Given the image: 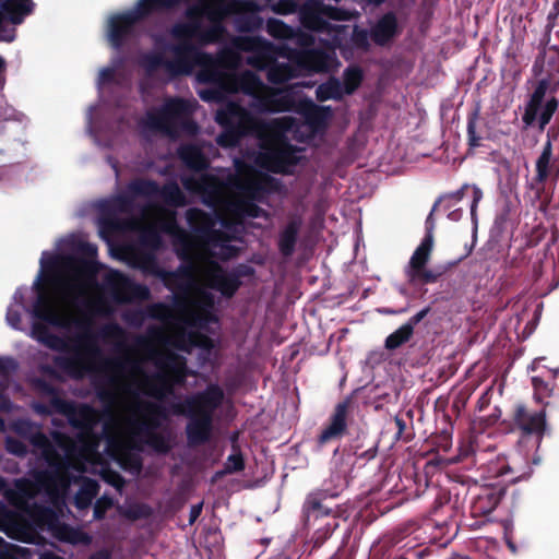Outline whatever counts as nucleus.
Returning <instances> with one entry per match:
<instances>
[{
  "mask_svg": "<svg viewBox=\"0 0 559 559\" xmlns=\"http://www.w3.org/2000/svg\"><path fill=\"white\" fill-rule=\"evenodd\" d=\"M104 270L100 289L117 305L145 301L151 297L150 288L133 282L124 273L97 261V247L75 235L56 241L55 250H45L39 259L38 272L29 288L19 287L7 310V323L14 330L24 331L22 311L32 319L28 335L46 347L66 354L69 341L48 330V325L71 331L76 330L75 345L71 355H57V369L73 379H82L95 370L86 361L80 347L91 357H99L100 347L92 337L93 319L108 317L111 309L100 299L90 297L98 273Z\"/></svg>",
  "mask_w": 559,
  "mask_h": 559,
  "instance_id": "f257e3e1",
  "label": "nucleus"
},
{
  "mask_svg": "<svg viewBox=\"0 0 559 559\" xmlns=\"http://www.w3.org/2000/svg\"><path fill=\"white\" fill-rule=\"evenodd\" d=\"M150 307L151 305L144 311H128L122 318L129 325L139 328L145 317L154 319L150 314ZM155 320L160 321L163 326H150L147 334L160 345L159 347L148 343L145 336L136 337L139 345H146L145 359L156 368L152 374L143 372L142 361L129 354L106 358L97 368L93 361L96 357L88 356L83 345L79 350L86 361L94 365L95 371L105 372L106 384L115 386L130 399L128 413L156 417L160 421L166 419L168 414L185 416L188 419L186 435L189 445H202L212 438L216 412L225 399L223 389L211 383L202 391L186 395L182 401L173 402L168 407H163L162 403L173 396L175 386L185 384L190 374L186 357L171 348L190 354L194 347H209L210 340L203 337L204 330L199 326L179 328L173 320Z\"/></svg>",
  "mask_w": 559,
  "mask_h": 559,
  "instance_id": "f03ea898",
  "label": "nucleus"
},
{
  "mask_svg": "<svg viewBox=\"0 0 559 559\" xmlns=\"http://www.w3.org/2000/svg\"><path fill=\"white\" fill-rule=\"evenodd\" d=\"M186 221L198 239L178 224L175 211H165L158 218L160 230L170 236L174 251L181 261L176 270L158 266L153 255L142 257L134 264L158 276L168 289L176 292L173 297L176 311L164 302H155L150 307L152 317L173 320L179 328L199 326L212 332L217 321L211 289L230 298L241 285L240 278L253 273L248 265L228 271L213 260L225 261L238 255L245 227L240 221L194 207L187 210Z\"/></svg>",
  "mask_w": 559,
  "mask_h": 559,
  "instance_id": "7ed1b4c3",
  "label": "nucleus"
},
{
  "mask_svg": "<svg viewBox=\"0 0 559 559\" xmlns=\"http://www.w3.org/2000/svg\"><path fill=\"white\" fill-rule=\"evenodd\" d=\"M160 424L156 417L128 413L116 426H103L88 437H76L75 454L62 475L66 486L60 506H55L52 499L45 495L44 485L39 480H36L35 495L24 484H17V489L10 495L11 501L31 515V526L21 532L20 538L39 545L41 542L37 535L48 533L59 540L75 544V532L61 522L70 487L79 485L73 501L79 510L90 508L99 490L98 483L84 477V473L98 474L121 493L124 479L111 471V464L135 476L142 471V452L145 448L162 454L170 451L171 433L169 430H159Z\"/></svg>",
  "mask_w": 559,
  "mask_h": 559,
  "instance_id": "20e7f679",
  "label": "nucleus"
},
{
  "mask_svg": "<svg viewBox=\"0 0 559 559\" xmlns=\"http://www.w3.org/2000/svg\"><path fill=\"white\" fill-rule=\"evenodd\" d=\"M306 85V82H298L287 88L271 87L272 92L289 93L292 104L286 109L264 112L297 111L300 119L285 116L264 121L230 104L218 114V120L229 124L227 132L219 138V143L225 146H237L242 136H253L262 150L258 162L263 168L276 174H292L301 159L302 148L290 145L288 142L290 140L299 143L310 141L325 129L331 116L328 107L301 99L294 91L296 87Z\"/></svg>",
  "mask_w": 559,
  "mask_h": 559,
  "instance_id": "39448f33",
  "label": "nucleus"
},
{
  "mask_svg": "<svg viewBox=\"0 0 559 559\" xmlns=\"http://www.w3.org/2000/svg\"><path fill=\"white\" fill-rule=\"evenodd\" d=\"M182 0H139L127 11L110 15L106 23V38L115 50L136 44L143 33L142 20L154 12L173 9ZM186 10L190 22L175 23L169 34L177 44L207 45L217 41L224 35L223 22L238 13L237 0H197Z\"/></svg>",
  "mask_w": 559,
  "mask_h": 559,
  "instance_id": "423d86ee",
  "label": "nucleus"
},
{
  "mask_svg": "<svg viewBox=\"0 0 559 559\" xmlns=\"http://www.w3.org/2000/svg\"><path fill=\"white\" fill-rule=\"evenodd\" d=\"M179 158L193 170L183 175V188L202 197V202L216 213L222 209L236 218H266L267 213L257 205L263 202L273 189L272 181L266 177L241 175L238 171L217 170L202 173L209 163L202 151L193 144H185L178 148Z\"/></svg>",
  "mask_w": 559,
  "mask_h": 559,
  "instance_id": "0eeeda50",
  "label": "nucleus"
},
{
  "mask_svg": "<svg viewBox=\"0 0 559 559\" xmlns=\"http://www.w3.org/2000/svg\"><path fill=\"white\" fill-rule=\"evenodd\" d=\"M216 61V70L219 79L216 81H197L209 84V87L198 91V95L205 102H223L228 94H240L238 102L229 100L216 111L215 120L224 131L216 138L217 144L219 138L229 129V124L218 120V114L225 110L230 104H235L253 117L264 114L267 110L286 109L292 104L289 93L272 92L271 87L263 83L262 79L252 71H238L242 62L240 55L233 50H222L216 55L212 53Z\"/></svg>",
  "mask_w": 559,
  "mask_h": 559,
  "instance_id": "6e6552de",
  "label": "nucleus"
},
{
  "mask_svg": "<svg viewBox=\"0 0 559 559\" xmlns=\"http://www.w3.org/2000/svg\"><path fill=\"white\" fill-rule=\"evenodd\" d=\"M94 206L98 212V234L108 245L110 254L144 274L154 276L134 264L138 259L145 255H153L157 260L154 251L163 245L159 233L155 228L144 226L147 209H141L139 215L132 214V200L128 195L102 199Z\"/></svg>",
  "mask_w": 559,
  "mask_h": 559,
  "instance_id": "1a4fd4ad",
  "label": "nucleus"
},
{
  "mask_svg": "<svg viewBox=\"0 0 559 559\" xmlns=\"http://www.w3.org/2000/svg\"><path fill=\"white\" fill-rule=\"evenodd\" d=\"M123 63L124 57L117 53L99 70L96 81L99 102L86 114V130L99 147H118L133 127V114L127 108L131 76Z\"/></svg>",
  "mask_w": 559,
  "mask_h": 559,
  "instance_id": "9d476101",
  "label": "nucleus"
},
{
  "mask_svg": "<svg viewBox=\"0 0 559 559\" xmlns=\"http://www.w3.org/2000/svg\"><path fill=\"white\" fill-rule=\"evenodd\" d=\"M13 430L17 435L29 438L31 444L46 464V468L34 472L33 477L44 485L45 495L52 499L55 506L62 504V492L66 486L62 475L68 471L69 463L75 454L76 437L71 438L61 431L53 430L50 432V439L28 419L15 420Z\"/></svg>",
  "mask_w": 559,
  "mask_h": 559,
  "instance_id": "9b49d317",
  "label": "nucleus"
},
{
  "mask_svg": "<svg viewBox=\"0 0 559 559\" xmlns=\"http://www.w3.org/2000/svg\"><path fill=\"white\" fill-rule=\"evenodd\" d=\"M35 386L44 394L51 397V407L67 415L70 425L79 430L76 437H85L100 430V427L107 428L118 425L122 421V416L128 414V403L126 396L115 386L107 384L106 388H98L96 395L104 404L103 416L94 407L87 404L74 405L58 396L56 388L43 380H36Z\"/></svg>",
  "mask_w": 559,
  "mask_h": 559,
  "instance_id": "f8f14e48",
  "label": "nucleus"
},
{
  "mask_svg": "<svg viewBox=\"0 0 559 559\" xmlns=\"http://www.w3.org/2000/svg\"><path fill=\"white\" fill-rule=\"evenodd\" d=\"M165 50L171 53V59H166L159 52H147L142 56L140 64L150 79L158 76L163 71L164 76L159 80L163 84L168 83L175 78L190 75L195 68L199 71L195 79L199 81H216L219 74L216 68V61L212 53L203 51L195 44H167Z\"/></svg>",
  "mask_w": 559,
  "mask_h": 559,
  "instance_id": "ddd939ff",
  "label": "nucleus"
},
{
  "mask_svg": "<svg viewBox=\"0 0 559 559\" xmlns=\"http://www.w3.org/2000/svg\"><path fill=\"white\" fill-rule=\"evenodd\" d=\"M195 104L178 97L168 98L158 108L148 109L140 121L143 133H162L177 136L180 133L194 134L198 124L192 120Z\"/></svg>",
  "mask_w": 559,
  "mask_h": 559,
  "instance_id": "4468645a",
  "label": "nucleus"
},
{
  "mask_svg": "<svg viewBox=\"0 0 559 559\" xmlns=\"http://www.w3.org/2000/svg\"><path fill=\"white\" fill-rule=\"evenodd\" d=\"M551 88L549 79H540L533 93L530 96L528 102L525 105L522 121L525 127H532L538 122L540 130L550 122L554 114L556 112L559 102L556 97H551L544 104V99L547 91Z\"/></svg>",
  "mask_w": 559,
  "mask_h": 559,
  "instance_id": "2eb2a0df",
  "label": "nucleus"
},
{
  "mask_svg": "<svg viewBox=\"0 0 559 559\" xmlns=\"http://www.w3.org/2000/svg\"><path fill=\"white\" fill-rule=\"evenodd\" d=\"M515 426L521 430L519 445L536 450L542 441L546 428V414L544 411H528L524 405H518L514 412Z\"/></svg>",
  "mask_w": 559,
  "mask_h": 559,
  "instance_id": "dca6fc26",
  "label": "nucleus"
},
{
  "mask_svg": "<svg viewBox=\"0 0 559 559\" xmlns=\"http://www.w3.org/2000/svg\"><path fill=\"white\" fill-rule=\"evenodd\" d=\"M427 233L420 245L416 248L411 257L408 264L405 266V275L409 283L415 284L418 281L423 283H435L438 274L431 270H425V265L429 260L433 245L432 221L431 214L426 221Z\"/></svg>",
  "mask_w": 559,
  "mask_h": 559,
  "instance_id": "f3484780",
  "label": "nucleus"
},
{
  "mask_svg": "<svg viewBox=\"0 0 559 559\" xmlns=\"http://www.w3.org/2000/svg\"><path fill=\"white\" fill-rule=\"evenodd\" d=\"M33 0H0V41L11 43L16 37L15 27L33 13Z\"/></svg>",
  "mask_w": 559,
  "mask_h": 559,
  "instance_id": "a211bd4d",
  "label": "nucleus"
},
{
  "mask_svg": "<svg viewBox=\"0 0 559 559\" xmlns=\"http://www.w3.org/2000/svg\"><path fill=\"white\" fill-rule=\"evenodd\" d=\"M558 180L559 160L554 156L551 141L547 140L536 159L535 176L531 182V188L535 190L536 195L539 198L547 182L556 185Z\"/></svg>",
  "mask_w": 559,
  "mask_h": 559,
  "instance_id": "6ab92c4d",
  "label": "nucleus"
},
{
  "mask_svg": "<svg viewBox=\"0 0 559 559\" xmlns=\"http://www.w3.org/2000/svg\"><path fill=\"white\" fill-rule=\"evenodd\" d=\"M301 226V218L293 217L278 231L277 248L284 258H290L294 254Z\"/></svg>",
  "mask_w": 559,
  "mask_h": 559,
  "instance_id": "aec40b11",
  "label": "nucleus"
},
{
  "mask_svg": "<svg viewBox=\"0 0 559 559\" xmlns=\"http://www.w3.org/2000/svg\"><path fill=\"white\" fill-rule=\"evenodd\" d=\"M533 70L535 74L540 72H545L546 76L544 79H549V84L551 85V91L556 92L559 90V50L552 49L549 51H545L543 55L538 56Z\"/></svg>",
  "mask_w": 559,
  "mask_h": 559,
  "instance_id": "412c9836",
  "label": "nucleus"
},
{
  "mask_svg": "<svg viewBox=\"0 0 559 559\" xmlns=\"http://www.w3.org/2000/svg\"><path fill=\"white\" fill-rule=\"evenodd\" d=\"M399 33L397 19L394 13L388 12L382 15L370 28V36L378 45H385Z\"/></svg>",
  "mask_w": 559,
  "mask_h": 559,
  "instance_id": "4be33fe9",
  "label": "nucleus"
},
{
  "mask_svg": "<svg viewBox=\"0 0 559 559\" xmlns=\"http://www.w3.org/2000/svg\"><path fill=\"white\" fill-rule=\"evenodd\" d=\"M347 404L340 403L336 405L335 411L331 417L330 424L322 430L319 442L321 444L331 440L337 439L343 436L346 430L347 423Z\"/></svg>",
  "mask_w": 559,
  "mask_h": 559,
  "instance_id": "5701e85b",
  "label": "nucleus"
},
{
  "mask_svg": "<svg viewBox=\"0 0 559 559\" xmlns=\"http://www.w3.org/2000/svg\"><path fill=\"white\" fill-rule=\"evenodd\" d=\"M302 510L308 526H316L317 522L330 518L334 513L332 508L323 503L318 493H311L307 497Z\"/></svg>",
  "mask_w": 559,
  "mask_h": 559,
  "instance_id": "b1692460",
  "label": "nucleus"
},
{
  "mask_svg": "<svg viewBox=\"0 0 559 559\" xmlns=\"http://www.w3.org/2000/svg\"><path fill=\"white\" fill-rule=\"evenodd\" d=\"M159 192V186L153 180L135 179L127 186V190L118 195H128L132 200V214L136 197L155 198Z\"/></svg>",
  "mask_w": 559,
  "mask_h": 559,
  "instance_id": "393cba45",
  "label": "nucleus"
},
{
  "mask_svg": "<svg viewBox=\"0 0 559 559\" xmlns=\"http://www.w3.org/2000/svg\"><path fill=\"white\" fill-rule=\"evenodd\" d=\"M547 373L548 374L546 377L537 376L532 378L535 399L540 403L544 399L554 395V379L559 376V368L549 370Z\"/></svg>",
  "mask_w": 559,
  "mask_h": 559,
  "instance_id": "a878e982",
  "label": "nucleus"
},
{
  "mask_svg": "<svg viewBox=\"0 0 559 559\" xmlns=\"http://www.w3.org/2000/svg\"><path fill=\"white\" fill-rule=\"evenodd\" d=\"M316 94L320 102L329 99L338 100L346 95L342 82L336 78H331L326 82L320 84L316 90Z\"/></svg>",
  "mask_w": 559,
  "mask_h": 559,
  "instance_id": "bb28decb",
  "label": "nucleus"
},
{
  "mask_svg": "<svg viewBox=\"0 0 559 559\" xmlns=\"http://www.w3.org/2000/svg\"><path fill=\"white\" fill-rule=\"evenodd\" d=\"M166 204L180 207L186 205V195L177 182H168L159 187L157 194Z\"/></svg>",
  "mask_w": 559,
  "mask_h": 559,
  "instance_id": "cd10ccee",
  "label": "nucleus"
},
{
  "mask_svg": "<svg viewBox=\"0 0 559 559\" xmlns=\"http://www.w3.org/2000/svg\"><path fill=\"white\" fill-rule=\"evenodd\" d=\"M413 333L412 328L404 323L385 338V348L390 350L399 348L411 340Z\"/></svg>",
  "mask_w": 559,
  "mask_h": 559,
  "instance_id": "c85d7f7f",
  "label": "nucleus"
},
{
  "mask_svg": "<svg viewBox=\"0 0 559 559\" xmlns=\"http://www.w3.org/2000/svg\"><path fill=\"white\" fill-rule=\"evenodd\" d=\"M263 25V19L257 13L239 14L235 19V27L239 32H254Z\"/></svg>",
  "mask_w": 559,
  "mask_h": 559,
  "instance_id": "c756f323",
  "label": "nucleus"
},
{
  "mask_svg": "<svg viewBox=\"0 0 559 559\" xmlns=\"http://www.w3.org/2000/svg\"><path fill=\"white\" fill-rule=\"evenodd\" d=\"M265 28L269 35L278 39H289L295 35L294 27L277 19H269Z\"/></svg>",
  "mask_w": 559,
  "mask_h": 559,
  "instance_id": "7c9ffc66",
  "label": "nucleus"
},
{
  "mask_svg": "<svg viewBox=\"0 0 559 559\" xmlns=\"http://www.w3.org/2000/svg\"><path fill=\"white\" fill-rule=\"evenodd\" d=\"M343 88L346 95L353 94L362 81V72L358 67H348L343 73Z\"/></svg>",
  "mask_w": 559,
  "mask_h": 559,
  "instance_id": "2f4dec72",
  "label": "nucleus"
},
{
  "mask_svg": "<svg viewBox=\"0 0 559 559\" xmlns=\"http://www.w3.org/2000/svg\"><path fill=\"white\" fill-rule=\"evenodd\" d=\"M322 524L317 523V528L314 533V544L321 545L324 543V540L331 536V534L335 531V528L338 526V521L336 516L333 514L330 515V518H326L322 520Z\"/></svg>",
  "mask_w": 559,
  "mask_h": 559,
  "instance_id": "473e14b6",
  "label": "nucleus"
},
{
  "mask_svg": "<svg viewBox=\"0 0 559 559\" xmlns=\"http://www.w3.org/2000/svg\"><path fill=\"white\" fill-rule=\"evenodd\" d=\"M16 364L12 358L0 357V390H3L9 381V370L15 368ZM8 400L0 394V408H7Z\"/></svg>",
  "mask_w": 559,
  "mask_h": 559,
  "instance_id": "72a5a7b5",
  "label": "nucleus"
},
{
  "mask_svg": "<svg viewBox=\"0 0 559 559\" xmlns=\"http://www.w3.org/2000/svg\"><path fill=\"white\" fill-rule=\"evenodd\" d=\"M24 484L25 486H27L32 492H37V481L36 479L34 478V483H31V481H27V480H17L14 485V488L12 489H7V481L3 477L0 476V492H5V496L9 500V502L15 507L29 522H31V515L25 511V510H22L21 508H19L17 506H15L12 501H11V493L13 491H15L17 489V484Z\"/></svg>",
  "mask_w": 559,
  "mask_h": 559,
  "instance_id": "f704fd0d",
  "label": "nucleus"
},
{
  "mask_svg": "<svg viewBox=\"0 0 559 559\" xmlns=\"http://www.w3.org/2000/svg\"><path fill=\"white\" fill-rule=\"evenodd\" d=\"M245 468L243 456L239 450L234 448V452L229 454L224 463V469L217 475L222 474H233L236 472H240Z\"/></svg>",
  "mask_w": 559,
  "mask_h": 559,
  "instance_id": "c9c22d12",
  "label": "nucleus"
},
{
  "mask_svg": "<svg viewBox=\"0 0 559 559\" xmlns=\"http://www.w3.org/2000/svg\"><path fill=\"white\" fill-rule=\"evenodd\" d=\"M153 514V509L146 503H130L126 507L124 515L130 520L148 519Z\"/></svg>",
  "mask_w": 559,
  "mask_h": 559,
  "instance_id": "e433bc0d",
  "label": "nucleus"
},
{
  "mask_svg": "<svg viewBox=\"0 0 559 559\" xmlns=\"http://www.w3.org/2000/svg\"><path fill=\"white\" fill-rule=\"evenodd\" d=\"M98 335L103 338L120 340L123 337V329L116 322L105 323L98 332Z\"/></svg>",
  "mask_w": 559,
  "mask_h": 559,
  "instance_id": "4c0bfd02",
  "label": "nucleus"
},
{
  "mask_svg": "<svg viewBox=\"0 0 559 559\" xmlns=\"http://www.w3.org/2000/svg\"><path fill=\"white\" fill-rule=\"evenodd\" d=\"M114 506V499L110 498L107 493H104L100 498L95 501L93 518L95 520H100L105 516V513L108 509Z\"/></svg>",
  "mask_w": 559,
  "mask_h": 559,
  "instance_id": "58836bf2",
  "label": "nucleus"
},
{
  "mask_svg": "<svg viewBox=\"0 0 559 559\" xmlns=\"http://www.w3.org/2000/svg\"><path fill=\"white\" fill-rule=\"evenodd\" d=\"M5 450L16 456H25L27 454V445L13 437L5 438Z\"/></svg>",
  "mask_w": 559,
  "mask_h": 559,
  "instance_id": "ea45409f",
  "label": "nucleus"
},
{
  "mask_svg": "<svg viewBox=\"0 0 559 559\" xmlns=\"http://www.w3.org/2000/svg\"><path fill=\"white\" fill-rule=\"evenodd\" d=\"M24 116L19 114L13 107L9 106L2 98H0V119L4 121L17 120L23 121Z\"/></svg>",
  "mask_w": 559,
  "mask_h": 559,
  "instance_id": "a19ab883",
  "label": "nucleus"
},
{
  "mask_svg": "<svg viewBox=\"0 0 559 559\" xmlns=\"http://www.w3.org/2000/svg\"><path fill=\"white\" fill-rule=\"evenodd\" d=\"M472 189H473V200L469 205V210H471L472 223L474 225V229H476L477 228V207H478L480 200L483 199V191L480 190L479 187H477L475 185L472 186Z\"/></svg>",
  "mask_w": 559,
  "mask_h": 559,
  "instance_id": "79ce46f5",
  "label": "nucleus"
},
{
  "mask_svg": "<svg viewBox=\"0 0 559 559\" xmlns=\"http://www.w3.org/2000/svg\"><path fill=\"white\" fill-rule=\"evenodd\" d=\"M469 187V185H463L459 190L443 197L440 201L443 202L448 209L454 207L460 201H462L465 190Z\"/></svg>",
  "mask_w": 559,
  "mask_h": 559,
  "instance_id": "37998d69",
  "label": "nucleus"
},
{
  "mask_svg": "<svg viewBox=\"0 0 559 559\" xmlns=\"http://www.w3.org/2000/svg\"><path fill=\"white\" fill-rule=\"evenodd\" d=\"M469 187V185H463L459 190L443 197L440 201L443 202L448 209L454 207L460 201H462L465 190Z\"/></svg>",
  "mask_w": 559,
  "mask_h": 559,
  "instance_id": "c03bdc74",
  "label": "nucleus"
},
{
  "mask_svg": "<svg viewBox=\"0 0 559 559\" xmlns=\"http://www.w3.org/2000/svg\"><path fill=\"white\" fill-rule=\"evenodd\" d=\"M476 120L477 114H474L472 117L468 118L467 122L468 143L473 147L479 146L481 140V138L476 133Z\"/></svg>",
  "mask_w": 559,
  "mask_h": 559,
  "instance_id": "a18cd8bd",
  "label": "nucleus"
},
{
  "mask_svg": "<svg viewBox=\"0 0 559 559\" xmlns=\"http://www.w3.org/2000/svg\"><path fill=\"white\" fill-rule=\"evenodd\" d=\"M3 544L5 546H8L11 551H14L16 559H31L32 558V550L29 548L9 544L4 539H3Z\"/></svg>",
  "mask_w": 559,
  "mask_h": 559,
  "instance_id": "49530a36",
  "label": "nucleus"
},
{
  "mask_svg": "<svg viewBox=\"0 0 559 559\" xmlns=\"http://www.w3.org/2000/svg\"><path fill=\"white\" fill-rule=\"evenodd\" d=\"M430 312V307H425L420 311H418L416 314L411 317L408 321L406 322L407 325L412 328L414 331L415 325H417Z\"/></svg>",
  "mask_w": 559,
  "mask_h": 559,
  "instance_id": "de8ad7c7",
  "label": "nucleus"
},
{
  "mask_svg": "<svg viewBox=\"0 0 559 559\" xmlns=\"http://www.w3.org/2000/svg\"><path fill=\"white\" fill-rule=\"evenodd\" d=\"M202 508H203V503L202 502L193 504L190 508L189 524H193L198 520V518L200 516V514L202 512Z\"/></svg>",
  "mask_w": 559,
  "mask_h": 559,
  "instance_id": "09e8293b",
  "label": "nucleus"
},
{
  "mask_svg": "<svg viewBox=\"0 0 559 559\" xmlns=\"http://www.w3.org/2000/svg\"><path fill=\"white\" fill-rule=\"evenodd\" d=\"M0 559H16L14 551H11L10 548L3 544L2 537H0Z\"/></svg>",
  "mask_w": 559,
  "mask_h": 559,
  "instance_id": "8fccbe9b",
  "label": "nucleus"
},
{
  "mask_svg": "<svg viewBox=\"0 0 559 559\" xmlns=\"http://www.w3.org/2000/svg\"><path fill=\"white\" fill-rule=\"evenodd\" d=\"M33 409L39 415H49L51 413L50 406L41 403H34Z\"/></svg>",
  "mask_w": 559,
  "mask_h": 559,
  "instance_id": "3c124183",
  "label": "nucleus"
},
{
  "mask_svg": "<svg viewBox=\"0 0 559 559\" xmlns=\"http://www.w3.org/2000/svg\"><path fill=\"white\" fill-rule=\"evenodd\" d=\"M463 216V210L461 207H453V210H451L449 213H448V218L450 221H453V222H457L462 218Z\"/></svg>",
  "mask_w": 559,
  "mask_h": 559,
  "instance_id": "603ef678",
  "label": "nucleus"
},
{
  "mask_svg": "<svg viewBox=\"0 0 559 559\" xmlns=\"http://www.w3.org/2000/svg\"><path fill=\"white\" fill-rule=\"evenodd\" d=\"M88 559H110V555L105 550H100L93 554Z\"/></svg>",
  "mask_w": 559,
  "mask_h": 559,
  "instance_id": "864d4df0",
  "label": "nucleus"
},
{
  "mask_svg": "<svg viewBox=\"0 0 559 559\" xmlns=\"http://www.w3.org/2000/svg\"><path fill=\"white\" fill-rule=\"evenodd\" d=\"M7 514V508L2 501H0V525L3 523Z\"/></svg>",
  "mask_w": 559,
  "mask_h": 559,
  "instance_id": "5fc2aeb1",
  "label": "nucleus"
},
{
  "mask_svg": "<svg viewBox=\"0 0 559 559\" xmlns=\"http://www.w3.org/2000/svg\"><path fill=\"white\" fill-rule=\"evenodd\" d=\"M107 160L115 170L116 176H118L117 162L111 156H108Z\"/></svg>",
  "mask_w": 559,
  "mask_h": 559,
  "instance_id": "6e6d98bb",
  "label": "nucleus"
},
{
  "mask_svg": "<svg viewBox=\"0 0 559 559\" xmlns=\"http://www.w3.org/2000/svg\"><path fill=\"white\" fill-rule=\"evenodd\" d=\"M395 423H396V425L399 427V432L401 433L404 430V428H405V423H404L403 419H401L399 417L395 418Z\"/></svg>",
  "mask_w": 559,
  "mask_h": 559,
  "instance_id": "4d7b16f0",
  "label": "nucleus"
},
{
  "mask_svg": "<svg viewBox=\"0 0 559 559\" xmlns=\"http://www.w3.org/2000/svg\"><path fill=\"white\" fill-rule=\"evenodd\" d=\"M41 370L48 374H53L55 370L50 366H41Z\"/></svg>",
  "mask_w": 559,
  "mask_h": 559,
  "instance_id": "13d9d810",
  "label": "nucleus"
},
{
  "mask_svg": "<svg viewBox=\"0 0 559 559\" xmlns=\"http://www.w3.org/2000/svg\"><path fill=\"white\" fill-rule=\"evenodd\" d=\"M449 559H471V557L464 555H453Z\"/></svg>",
  "mask_w": 559,
  "mask_h": 559,
  "instance_id": "bf43d9fd",
  "label": "nucleus"
},
{
  "mask_svg": "<svg viewBox=\"0 0 559 559\" xmlns=\"http://www.w3.org/2000/svg\"><path fill=\"white\" fill-rule=\"evenodd\" d=\"M405 310H399V311H395V310H384V313H388V314H396V313H402L404 312Z\"/></svg>",
  "mask_w": 559,
  "mask_h": 559,
  "instance_id": "052dcab7",
  "label": "nucleus"
},
{
  "mask_svg": "<svg viewBox=\"0 0 559 559\" xmlns=\"http://www.w3.org/2000/svg\"><path fill=\"white\" fill-rule=\"evenodd\" d=\"M385 0H368L369 3H372V4H376V5H379L381 3H383Z\"/></svg>",
  "mask_w": 559,
  "mask_h": 559,
  "instance_id": "680f3d73",
  "label": "nucleus"
},
{
  "mask_svg": "<svg viewBox=\"0 0 559 559\" xmlns=\"http://www.w3.org/2000/svg\"><path fill=\"white\" fill-rule=\"evenodd\" d=\"M526 467H527V471L523 472L520 477H522V476H530L531 475V473H532L531 467L530 466H526Z\"/></svg>",
  "mask_w": 559,
  "mask_h": 559,
  "instance_id": "e2e57ef3",
  "label": "nucleus"
},
{
  "mask_svg": "<svg viewBox=\"0 0 559 559\" xmlns=\"http://www.w3.org/2000/svg\"><path fill=\"white\" fill-rule=\"evenodd\" d=\"M554 11H555V15H557L559 13V0H557V2L555 3Z\"/></svg>",
  "mask_w": 559,
  "mask_h": 559,
  "instance_id": "0e129e2a",
  "label": "nucleus"
},
{
  "mask_svg": "<svg viewBox=\"0 0 559 559\" xmlns=\"http://www.w3.org/2000/svg\"><path fill=\"white\" fill-rule=\"evenodd\" d=\"M4 68V60L0 57V71Z\"/></svg>",
  "mask_w": 559,
  "mask_h": 559,
  "instance_id": "69168bd1",
  "label": "nucleus"
},
{
  "mask_svg": "<svg viewBox=\"0 0 559 559\" xmlns=\"http://www.w3.org/2000/svg\"><path fill=\"white\" fill-rule=\"evenodd\" d=\"M512 464H513L512 471H518L515 459L512 460Z\"/></svg>",
  "mask_w": 559,
  "mask_h": 559,
  "instance_id": "338daca9",
  "label": "nucleus"
},
{
  "mask_svg": "<svg viewBox=\"0 0 559 559\" xmlns=\"http://www.w3.org/2000/svg\"><path fill=\"white\" fill-rule=\"evenodd\" d=\"M4 428V421L0 418V430H3Z\"/></svg>",
  "mask_w": 559,
  "mask_h": 559,
  "instance_id": "774afa93",
  "label": "nucleus"
}]
</instances>
